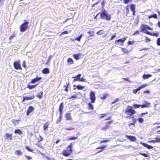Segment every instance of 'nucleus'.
<instances>
[{
	"label": "nucleus",
	"mask_w": 160,
	"mask_h": 160,
	"mask_svg": "<svg viewBox=\"0 0 160 160\" xmlns=\"http://www.w3.org/2000/svg\"><path fill=\"white\" fill-rule=\"evenodd\" d=\"M100 14V17L102 19H105L107 20H110L111 19V16L110 14L107 13L105 10L103 11L101 13H98L95 17V19H97V17L98 15Z\"/></svg>",
	"instance_id": "obj_1"
},
{
	"label": "nucleus",
	"mask_w": 160,
	"mask_h": 160,
	"mask_svg": "<svg viewBox=\"0 0 160 160\" xmlns=\"http://www.w3.org/2000/svg\"><path fill=\"white\" fill-rule=\"evenodd\" d=\"M136 112V111L132 109V108L131 106H128L126 109L125 113L127 115L128 117H129L135 113Z\"/></svg>",
	"instance_id": "obj_2"
},
{
	"label": "nucleus",
	"mask_w": 160,
	"mask_h": 160,
	"mask_svg": "<svg viewBox=\"0 0 160 160\" xmlns=\"http://www.w3.org/2000/svg\"><path fill=\"white\" fill-rule=\"evenodd\" d=\"M29 22L25 21L20 27V30L21 32L25 31L27 29Z\"/></svg>",
	"instance_id": "obj_3"
},
{
	"label": "nucleus",
	"mask_w": 160,
	"mask_h": 160,
	"mask_svg": "<svg viewBox=\"0 0 160 160\" xmlns=\"http://www.w3.org/2000/svg\"><path fill=\"white\" fill-rule=\"evenodd\" d=\"M127 38V37H124L123 38L119 39L115 41V43L117 44H120V45H123V42L125 41Z\"/></svg>",
	"instance_id": "obj_4"
},
{
	"label": "nucleus",
	"mask_w": 160,
	"mask_h": 160,
	"mask_svg": "<svg viewBox=\"0 0 160 160\" xmlns=\"http://www.w3.org/2000/svg\"><path fill=\"white\" fill-rule=\"evenodd\" d=\"M149 85V83H145V84H143L141 86L139 87L138 88L134 89L133 91V93L134 94H136L137 92L140 90L141 89L144 88L146 86H148Z\"/></svg>",
	"instance_id": "obj_5"
},
{
	"label": "nucleus",
	"mask_w": 160,
	"mask_h": 160,
	"mask_svg": "<svg viewBox=\"0 0 160 160\" xmlns=\"http://www.w3.org/2000/svg\"><path fill=\"white\" fill-rule=\"evenodd\" d=\"M90 98L92 103H94L95 101V94L94 92L91 91L90 92Z\"/></svg>",
	"instance_id": "obj_6"
},
{
	"label": "nucleus",
	"mask_w": 160,
	"mask_h": 160,
	"mask_svg": "<svg viewBox=\"0 0 160 160\" xmlns=\"http://www.w3.org/2000/svg\"><path fill=\"white\" fill-rule=\"evenodd\" d=\"M141 31H143L146 30V29L152 30V29L147 25H142L141 26Z\"/></svg>",
	"instance_id": "obj_7"
},
{
	"label": "nucleus",
	"mask_w": 160,
	"mask_h": 160,
	"mask_svg": "<svg viewBox=\"0 0 160 160\" xmlns=\"http://www.w3.org/2000/svg\"><path fill=\"white\" fill-rule=\"evenodd\" d=\"M13 65L14 68L16 69H22L20 64L18 61H15L14 62Z\"/></svg>",
	"instance_id": "obj_8"
},
{
	"label": "nucleus",
	"mask_w": 160,
	"mask_h": 160,
	"mask_svg": "<svg viewBox=\"0 0 160 160\" xmlns=\"http://www.w3.org/2000/svg\"><path fill=\"white\" fill-rule=\"evenodd\" d=\"M34 98L33 94H32L31 96H29L28 97L24 96L23 97V100L22 102H24L26 100H29L33 99Z\"/></svg>",
	"instance_id": "obj_9"
},
{
	"label": "nucleus",
	"mask_w": 160,
	"mask_h": 160,
	"mask_svg": "<svg viewBox=\"0 0 160 160\" xmlns=\"http://www.w3.org/2000/svg\"><path fill=\"white\" fill-rule=\"evenodd\" d=\"M74 88V89H75L76 88H77L78 90H82L84 88V87L83 86H81L80 85H78L76 86L75 85H73Z\"/></svg>",
	"instance_id": "obj_10"
},
{
	"label": "nucleus",
	"mask_w": 160,
	"mask_h": 160,
	"mask_svg": "<svg viewBox=\"0 0 160 160\" xmlns=\"http://www.w3.org/2000/svg\"><path fill=\"white\" fill-rule=\"evenodd\" d=\"M34 108L32 107L31 106H29L28 110L27 112V115H29V114L31 113L33 110H34Z\"/></svg>",
	"instance_id": "obj_11"
},
{
	"label": "nucleus",
	"mask_w": 160,
	"mask_h": 160,
	"mask_svg": "<svg viewBox=\"0 0 160 160\" xmlns=\"http://www.w3.org/2000/svg\"><path fill=\"white\" fill-rule=\"evenodd\" d=\"M127 138L131 141L134 142L136 140V138L134 136H127Z\"/></svg>",
	"instance_id": "obj_12"
},
{
	"label": "nucleus",
	"mask_w": 160,
	"mask_h": 160,
	"mask_svg": "<svg viewBox=\"0 0 160 160\" xmlns=\"http://www.w3.org/2000/svg\"><path fill=\"white\" fill-rule=\"evenodd\" d=\"M150 103L148 102H147L145 101V103L142 105V108H149L150 107Z\"/></svg>",
	"instance_id": "obj_13"
},
{
	"label": "nucleus",
	"mask_w": 160,
	"mask_h": 160,
	"mask_svg": "<svg viewBox=\"0 0 160 160\" xmlns=\"http://www.w3.org/2000/svg\"><path fill=\"white\" fill-rule=\"evenodd\" d=\"M81 74H78L76 76L72 77V78H74L73 80V81L75 82L77 81H79V80L80 79V78L81 77Z\"/></svg>",
	"instance_id": "obj_14"
},
{
	"label": "nucleus",
	"mask_w": 160,
	"mask_h": 160,
	"mask_svg": "<svg viewBox=\"0 0 160 160\" xmlns=\"http://www.w3.org/2000/svg\"><path fill=\"white\" fill-rule=\"evenodd\" d=\"M42 79L41 77H37L36 78L33 79L31 81V83H34Z\"/></svg>",
	"instance_id": "obj_15"
},
{
	"label": "nucleus",
	"mask_w": 160,
	"mask_h": 160,
	"mask_svg": "<svg viewBox=\"0 0 160 160\" xmlns=\"http://www.w3.org/2000/svg\"><path fill=\"white\" fill-rule=\"evenodd\" d=\"M142 144L143 145V146H144L145 147L147 148L148 149H151L153 148V147L152 146H150V145H149L146 143H142Z\"/></svg>",
	"instance_id": "obj_16"
},
{
	"label": "nucleus",
	"mask_w": 160,
	"mask_h": 160,
	"mask_svg": "<svg viewBox=\"0 0 160 160\" xmlns=\"http://www.w3.org/2000/svg\"><path fill=\"white\" fill-rule=\"evenodd\" d=\"M71 152L66 151V150H64L62 152L63 155L65 156H69L71 154Z\"/></svg>",
	"instance_id": "obj_17"
},
{
	"label": "nucleus",
	"mask_w": 160,
	"mask_h": 160,
	"mask_svg": "<svg viewBox=\"0 0 160 160\" xmlns=\"http://www.w3.org/2000/svg\"><path fill=\"white\" fill-rule=\"evenodd\" d=\"M152 76V75L149 74H144L142 76V77L144 79H146L148 78H149Z\"/></svg>",
	"instance_id": "obj_18"
},
{
	"label": "nucleus",
	"mask_w": 160,
	"mask_h": 160,
	"mask_svg": "<svg viewBox=\"0 0 160 160\" xmlns=\"http://www.w3.org/2000/svg\"><path fill=\"white\" fill-rule=\"evenodd\" d=\"M63 106H64V105H63V102H62L61 103V104H60V105L59 106V111L60 113H62V110H63Z\"/></svg>",
	"instance_id": "obj_19"
},
{
	"label": "nucleus",
	"mask_w": 160,
	"mask_h": 160,
	"mask_svg": "<svg viewBox=\"0 0 160 160\" xmlns=\"http://www.w3.org/2000/svg\"><path fill=\"white\" fill-rule=\"evenodd\" d=\"M42 72L44 74H47L49 73L50 71L48 68H46L42 70Z\"/></svg>",
	"instance_id": "obj_20"
},
{
	"label": "nucleus",
	"mask_w": 160,
	"mask_h": 160,
	"mask_svg": "<svg viewBox=\"0 0 160 160\" xmlns=\"http://www.w3.org/2000/svg\"><path fill=\"white\" fill-rule=\"evenodd\" d=\"M15 154L17 156L22 155V152L20 150H17L15 151Z\"/></svg>",
	"instance_id": "obj_21"
},
{
	"label": "nucleus",
	"mask_w": 160,
	"mask_h": 160,
	"mask_svg": "<svg viewBox=\"0 0 160 160\" xmlns=\"http://www.w3.org/2000/svg\"><path fill=\"white\" fill-rule=\"evenodd\" d=\"M65 118L67 120H71L72 118L71 117V114L69 113H67L65 114Z\"/></svg>",
	"instance_id": "obj_22"
},
{
	"label": "nucleus",
	"mask_w": 160,
	"mask_h": 160,
	"mask_svg": "<svg viewBox=\"0 0 160 160\" xmlns=\"http://www.w3.org/2000/svg\"><path fill=\"white\" fill-rule=\"evenodd\" d=\"M81 56V53L75 54L73 55V57L76 60H77L80 59L79 57L80 56Z\"/></svg>",
	"instance_id": "obj_23"
},
{
	"label": "nucleus",
	"mask_w": 160,
	"mask_h": 160,
	"mask_svg": "<svg viewBox=\"0 0 160 160\" xmlns=\"http://www.w3.org/2000/svg\"><path fill=\"white\" fill-rule=\"evenodd\" d=\"M6 136L7 139L9 138L10 140L12 139V134H10L9 133H7L5 134Z\"/></svg>",
	"instance_id": "obj_24"
},
{
	"label": "nucleus",
	"mask_w": 160,
	"mask_h": 160,
	"mask_svg": "<svg viewBox=\"0 0 160 160\" xmlns=\"http://www.w3.org/2000/svg\"><path fill=\"white\" fill-rule=\"evenodd\" d=\"M14 133L15 134H18L19 135H20L22 133V132L21 130L19 129H18L15 130L14 131Z\"/></svg>",
	"instance_id": "obj_25"
},
{
	"label": "nucleus",
	"mask_w": 160,
	"mask_h": 160,
	"mask_svg": "<svg viewBox=\"0 0 160 160\" xmlns=\"http://www.w3.org/2000/svg\"><path fill=\"white\" fill-rule=\"evenodd\" d=\"M111 127L108 125H106L104 127L102 128H101V130H103L104 131H106L107 129H108L109 128H111Z\"/></svg>",
	"instance_id": "obj_26"
},
{
	"label": "nucleus",
	"mask_w": 160,
	"mask_h": 160,
	"mask_svg": "<svg viewBox=\"0 0 160 160\" xmlns=\"http://www.w3.org/2000/svg\"><path fill=\"white\" fill-rule=\"evenodd\" d=\"M157 18V14H154L152 15H151L150 16H148V18Z\"/></svg>",
	"instance_id": "obj_27"
},
{
	"label": "nucleus",
	"mask_w": 160,
	"mask_h": 160,
	"mask_svg": "<svg viewBox=\"0 0 160 160\" xmlns=\"http://www.w3.org/2000/svg\"><path fill=\"white\" fill-rule=\"evenodd\" d=\"M106 146H103L98 147V148H96L97 149H101V151H98V153L100 152H101L102 151H103V150H104V149L106 148Z\"/></svg>",
	"instance_id": "obj_28"
},
{
	"label": "nucleus",
	"mask_w": 160,
	"mask_h": 160,
	"mask_svg": "<svg viewBox=\"0 0 160 160\" xmlns=\"http://www.w3.org/2000/svg\"><path fill=\"white\" fill-rule=\"evenodd\" d=\"M48 126L49 123L48 122H47L45 124H44L43 126L44 130H45L46 129H47L48 128Z\"/></svg>",
	"instance_id": "obj_29"
},
{
	"label": "nucleus",
	"mask_w": 160,
	"mask_h": 160,
	"mask_svg": "<svg viewBox=\"0 0 160 160\" xmlns=\"http://www.w3.org/2000/svg\"><path fill=\"white\" fill-rule=\"evenodd\" d=\"M130 8L132 11H135V5L132 4L130 5Z\"/></svg>",
	"instance_id": "obj_30"
},
{
	"label": "nucleus",
	"mask_w": 160,
	"mask_h": 160,
	"mask_svg": "<svg viewBox=\"0 0 160 160\" xmlns=\"http://www.w3.org/2000/svg\"><path fill=\"white\" fill-rule=\"evenodd\" d=\"M68 62L70 64L73 63V61L72 58H69L67 60Z\"/></svg>",
	"instance_id": "obj_31"
},
{
	"label": "nucleus",
	"mask_w": 160,
	"mask_h": 160,
	"mask_svg": "<svg viewBox=\"0 0 160 160\" xmlns=\"http://www.w3.org/2000/svg\"><path fill=\"white\" fill-rule=\"evenodd\" d=\"M19 120H12V122L15 125H16L18 124V121Z\"/></svg>",
	"instance_id": "obj_32"
},
{
	"label": "nucleus",
	"mask_w": 160,
	"mask_h": 160,
	"mask_svg": "<svg viewBox=\"0 0 160 160\" xmlns=\"http://www.w3.org/2000/svg\"><path fill=\"white\" fill-rule=\"evenodd\" d=\"M134 108H140V107H142V105L134 104L133 105Z\"/></svg>",
	"instance_id": "obj_33"
},
{
	"label": "nucleus",
	"mask_w": 160,
	"mask_h": 160,
	"mask_svg": "<svg viewBox=\"0 0 160 160\" xmlns=\"http://www.w3.org/2000/svg\"><path fill=\"white\" fill-rule=\"evenodd\" d=\"M155 139L156 140L155 142H160V138L158 137V136H157Z\"/></svg>",
	"instance_id": "obj_34"
},
{
	"label": "nucleus",
	"mask_w": 160,
	"mask_h": 160,
	"mask_svg": "<svg viewBox=\"0 0 160 160\" xmlns=\"http://www.w3.org/2000/svg\"><path fill=\"white\" fill-rule=\"evenodd\" d=\"M67 150L72 153V148L71 147H69V146H68L67 148Z\"/></svg>",
	"instance_id": "obj_35"
},
{
	"label": "nucleus",
	"mask_w": 160,
	"mask_h": 160,
	"mask_svg": "<svg viewBox=\"0 0 160 160\" xmlns=\"http://www.w3.org/2000/svg\"><path fill=\"white\" fill-rule=\"evenodd\" d=\"M104 34V32L103 30H101L97 32L98 35H102Z\"/></svg>",
	"instance_id": "obj_36"
},
{
	"label": "nucleus",
	"mask_w": 160,
	"mask_h": 160,
	"mask_svg": "<svg viewBox=\"0 0 160 160\" xmlns=\"http://www.w3.org/2000/svg\"><path fill=\"white\" fill-rule=\"evenodd\" d=\"M89 108L90 109L93 110V105L90 103H89L88 104Z\"/></svg>",
	"instance_id": "obj_37"
},
{
	"label": "nucleus",
	"mask_w": 160,
	"mask_h": 160,
	"mask_svg": "<svg viewBox=\"0 0 160 160\" xmlns=\"http://www.w3.org/2000/svg\"><path fill=\"white\" fill-rule=\"evenodd\" d=\"M82 34L79 37L77 38L76 39L78 42H80V41L81 39L82 38Z\"/></svg>",
	"instance_id": "obj_38"
},
{
	"label": "nucleus",
	"mask_w": 160,
	"mask_h": 160,
	"mask_svg": "<svg viewBox=\"0 0 160 160\" xmlns=\"http://www.w3.org/2000/svg\"><path fill=\"white\" fill-rule=\"evenodd\" d=\"M42 92H41L40 93H38L37 95V97L39 98H41L42 97Z\"/></svg>",
	"instance_id": "obj_39"
},
{
	"label": "nucleus",
	"mask_w": 160,
	"mask_h": 160,
	"mask_svg": "<svg viewBox=\"0 0 160 160\" xmlns=\"http://www.w3.org/2000/svg\"><path fill=\"white\" fill-rule=\"evenodd\" d=\"M139 154L144 156L145 157H148V155L147 154L145 153L139 152Z\"/></svg>",
	"instance_id": "obj_40"
},
{
	"label": "nucleus",
	"mask_w": 160,
	"mask_h": 160,
	"mask_svg": "<svg viewBox=\"0 0 160 160\" xmlns=\"http://www.w3.org/2000/svg\"><path fill=\"white\" fill-rule=\"evenodd\" d=\"M77 138H78V137H71L70 138H69L68 139V140H74L76 139Z\"/></svg>",
	"instance_id": "obj_41"
},
{
	"label": "nucleus",
	"mask_w": 160,
	"mask_h": 160,
	"mask_svg": "<svg viewBox=\"0 0 160 160\" xmlns=\"http://www.w3.org/2000/svg\"><path fill=\"white\" fill-rule=\"evenodd\" d=\"M26 148L29 151L32 152L33 150L30 148L28 146H26Z\"/></svg>",
	"instance_id": "obj_42"
},
{
	"label": "nucleus",
	"mask_w": 160,
	"mask_h": 160,
	"mask_svg": "<svg viewBox=\"0 0 160 160\" xmlns=\"http://www.w3.org/2000/svg\"><path fill=\"white\" fill-rule=\"evenodd\" d=\"M138 121L140 123H142L144 121L143 119L142 118H139L138 119Z\"/></svg>",
	"instance_id": "obj_43"
},
{
	"label": "nucleus",
	"mask_w": 160,
	"mask_h": 160,
	"mask_svg": "<svg viewBox=\"0 0 160 160\" xmlns=\"http://www.w3.org/2000/svg\"><path fill=\"white\" fill-rule=\"evenodd\" d=\"M74 128H72L71 127H70L69 128H65V130H74Z\"/></svg>",
	"instance_id": "obj_44"
},
{
	"label": "nucleus",
	"mask_w": 160,
	"mask_h": 160,
	"mask_svg": "<svg viewBox=\"0 0 160 160\" xmlns=\"http://www.w3.org/2000/svg\"><path fill=\"white\" fill-rule=\"evenodd\" d=\"M36 86L34 85H31V86L29 85L28 86V88L30 89H33V88H35L36 87Z\"/></svg>",
	"instance_id": "obj_45"
},
{
	"label": "nucleus",
	"mask_w": 160,
	"mask_h": 160,
	"mask_svg": "<svg viewBox=\"0 0 160 160\" xmlns=\"http://www.w3.org/2000/svg\"><path fill=\"white\" fill-rule=\"evenodd\" d=\"M157 43L158 46H160V38L158 39Z\"/></svg>",
	"instance_id": "obj_46"
},
{
	"label": "nucleus",
	"mask_w": 160,
	"mask_h": 160,
	"mask_svg": "<svg viewBox=\"0 0 160 160\" xmlns=\"http://www.w3.org/2000/svg\"><path fill=\"white\" fill-rule=\"evenodd\" d=\"M119 100V98H117V99H115L113 102H112V104L115 103L116 102H117Z\"/></svg>",
	"instance_id": "obj_47"
},
{
	"label": "nucleus",
	"mask_w": 160,
	"mask_h": 160,
	"mask_svg": "<svg viewBox=\"0 0 160 160\" xmlns=\"http://www.w3.org/2000/svg\"><path fill=\"white\" fill-rule=\"evenodd\" d=\"M126 14H127L129 12V9L128 8V6H127L126 8Z\"/></svg>",
	"instance_id": "obj_48"
},
{
	"label": "nucleus",
	"mask_w": 160,
	"mask_h": 160,
	"mask_svg": "<svg viewBox=\"0 0 160 160\" xmlns=\"http://www.w3.org/2000/svg\"><path fill=\"white\" fill-rule=\"evenodd\" d=\"M15 37V36L14 34H12V35L9 38V40H11Z\"/></svg>",
	"instance_id": "obj_49"
},
{
	"label": "nucleus",
	"mask_w": 160,
	"mask_h": 160,
	"mask_svg": "<svg viewBox=\"0 0 160 160\" xmlns=\"http://www.w3.org/2000/svg\"><path fill=\"white\" fill-rule=\"evenodd\" d=\"M145 38H146V39H145L146 42H149L150 41H151L150 39L149 38H148L147 37H145Z\"/></svg>",
	"instance_id": "obj_50"
},
{
	"label": "nucleus",
	"mask_w": 160,
	"mask_h": 160,
	"mask_svg": "<svg viewBox=\"0 0 160 160\" xmlns=\"http://www.w3.org/2000/svg\"><path fill=\"white\" fill-rule=\"evenodd\" d=\"M145 33L147 34L150 35H152V34L150 32L148 31H146L145 32Z\"/></svg>",
	"instance_id": "obj_51"
},
{
	"label": "nucleus",
	"mask_w": 160,
	"mask_h": 160,
	"mask_svg": "<svg viewBox=\"0 0 160 160\" xmlns=\"http://www.w3.org/2000/svg\"><path fill=\"white\" fill-rule=\"evenodd\" d=\"M109 140L108 139H107L106 140H102V141H101V143L107 142H109Z\"/></svg>",
	"instance_id": "obj_52"
},
{
	"label": "nucleus",
	"mask_w": 160,
	"mask_h": 160,
	"mask_svg": "<svg viewBox=\"0 0 160 160\" xmlns=\"http://www.w3.org/2000/svg\"><path fill=\"white\" fill-rule=\"evenodd\" d=\"M132 0H124V2L125 4H127L130 1H131Z\"/></svg>",
	"instance_id": "obj_53"
},
{
	"label": "nucleus",
	"mask_w": 160,
	"mask_h": 160,
	"mask_svg": "<svg viewBox=\"0 0 160 160\" xmlns=\"http://www.w3.org/2000/svg\"><path fill=\"white\" fill-rule=\"evenodd\" d=\"M137 34H139V32L138 31H137L135 32L133 35H136Z\"/></svg>",
	"instance_id": "obj_54"
},
{
	"label": "nucleus",
	"mask_w": 160,
	"mask_h": 160,
	"mask_svg": "<svg viewBox=\"0 0 160 160\" xmlns=\"http://www.w3.org/2000/svg\"><path fill=\"white\" fill-rule=\"evenodd\" d=\"M148 112H146L145 113H142L141 115H140V116H141V117H142L145 114H148Z\"/></svg>",
	"instance_id": "obj_55"
},
{
	"label": "nucleus",
	"mask_w": 160,
	"mask_h": 160,
	"mask_svg": "<svg viewBox=\"0 0 160 160\" xmlns=\"http://www.w3.org/2000/svg\"><path fill=\"white\" fill-rule=\"evenodd\" d=\"M128 125L130 127H131L132 125H133V126H135L134 122H132V123H130ZM130 128H131V127H130Z\"/></svg>",
	"instance_id": "obj_56"
},
{
	"label": "nucleus",
	"mask_w": 160,
	"mask_h": 160,
	"mask_svg": "<svg viewBox=\"0 0 160 160\" xmlns=\"http://www.w3.org/2000/svg\"><path fill=\"white\" fill-rule=\"evenodd\" d=\"M122 52H124L125 53H128V51H125V49L123 48H122Z\"/></svg>",
	"instance_id": "obj_57"
},
{
	"label": "nucleus",
	"mask_w": 160,
	"mask_h": 160,
	"mask_svg": "<svg viewBox=\"0 0 160 160\" xmlns=\"http://www.w3.org/2000/svg\"><path fill=\"white\" fill-rule=\"evenodd\" d=\"M116 34H115L114 35H112L111 38V40H112L115 37H116Z\"/></svg>",
	"instance_id": "obj_58"
},
{
	"label": "nucleus",
	"mask_w": 160,
	"mask_h": 160,
	"mask_svg": "<svg viewBox=\"0 0 160 160\" xmlns=\"http://www.w3.org/2000/svg\"><path fill=\"white\" fill-rule=\"evenodd\" d=\"M152 35L158 37V34L157 33H153Z\"/></svg>",
	"instance_id": "obj_59"
},
{
	"label": "nucleus",
	"mask_w": 160,
	"mask_h": 160,
	"mask_svg": "<svg viewBox=\"0 0 160 160\" xmlns=\"http://www.w3.org/2000/svg\"><path fill=\"white\" fill-rule=\"evenodd\" d=\"M79 81H81V82H84L85 81V79H84L83 78H80V79L79 80Z\"/></svg>",
	"instance_id": "obj_60"
},
{
	"label": "nucleus",
	"mask_w": 160,
	"mask_h": 160,
	"mask_svg": "<svg viewBox=\"0 0 160 160\" xmlns=\"http://www.w3.org/2000/svg\"><path fill=\"white\" fill-rule=\"evenodd\" d=\"M25 157L27 158V159L28 160H30L32 158L30 156H27L26 155H25Z\"/></svg>",
	"instance_id": "obj_61"
},
{
	"label": "nucleus",
	"mask_w": 160,
	"mask_h": 160,
	"mask_svg": "<svg viewBox=\"0 0 160 160\" xmlns=\"http://www.w3.org/2000/svg\"><path fill=\"white\" fill-rule=\"evenodd\" d=\"M68 33V32L67 31H64L63 32H62V34H67Z\"/></svg>",
	"instance_id": "obj_62"
},
{
	"label": "nucleus",
	"mask_w": 160,
	"mask_h": 160,
	"mask_svg": "<svg viewBox=\"0 0 160 160\" xmlns=\"http://www.w3.org/2000/svg\"><path fill=\"white\" fill-rule=\"evenodd\" d=\"M88 33L91 36H92L93 35V34L92 33V32L91 31H89L88 32Z\"/></svg>",
	"instance_id": "obj_63"
},
{
	"label": "nucleus",
	"mask_w": 160,
	"mask_h": 160,
	"mask_svg": "<svg viewBox=\"0 0 160 160\" xmlns=\"http://www.w3.org/2000/svg\"><path fill=\"white\" fill-rule=\"evenodd\" d=\"M61 119H58L57 121H56V123L57 124H58L60 122H61Z\"/></svg>",
	"instance_id": "obj_64"
}]
</instances>
